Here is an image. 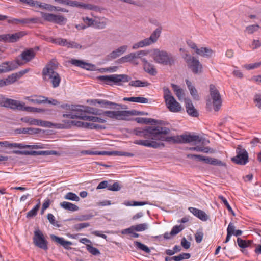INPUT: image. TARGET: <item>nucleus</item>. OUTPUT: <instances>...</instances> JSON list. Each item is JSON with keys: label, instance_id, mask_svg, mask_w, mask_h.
Instances as JSON below:
<instances>
[{"label": "nucleus", "instance_id": "obj_1", "mask_svg": "<svg viewBox=\"0 0 261 261\" xmlns=\"http://www.w3.org/2000/svg\"><path fill=\"white\" fill-rule=\"evenodd\" d=\"M170 132V129L167 127L156 126L154 140L160 143L163 141L173 143H189L194 142L197 144L198 142H202L203 144L210 143L209 140L198 135H182L176 136H166Z\"/></svg>", "mask_w": 261, "mask_h": 261}, {"label": "nucleus", "instance_id": "obj_2", "mask_svg": "<svg viewBox=\"0 0 261 261\" xmlns=\"http://www.w3.org/2000/svg\"><path fill=\"white\" fill-rule=\"evenodd\" d=\"M156 126H148L143 129H136L134 134L140 137H143L144 140H136L134 143L137 145L150 147L154 149L163 147L165 145L154 140Z\"/></svg>", "mask_w": 261, "mask_h": 261}, {"label": "nucleus", "instance_id": "obj_3", "mask_svg": "<svg viewBox=\"0 0 261 261\" xmlns=\"http://www.w3.org/2000/svg\"><path fill=\"white\" fill-rule=\"evenodd\" d=\"M61 107L67 111H70L69 113H67L63 115V116L64 118L80 119V116L82 115L83 112H87L90 113H93L95 114H100L99 110H97V109L95 108L88 106L63 104L61 106Z\"/></svg>", "mask_w": 261, "mask_h": 261}, {"label": "nucleus", "instance_id": "obj_4", "mask_svg": "<svg viewBox=\"0 0 261 261\" xmlns=\"http://www.w3.org/2000/svg\"><path fill=\"white\" fill-rule=\"evenodd\" d=\"M57 68V64L55 62L51 61L42 70L43 80L49 81L54 88L59 86L61 80L60 75L55 71Z\"/></svg>", "mask_w": 261, "mask_h": 261}, {"label": "nucleus", "instance_id": "obj_5", "mask_svg": "<svg viewBox=\"0 0 261 261\" xmlns=\"http://www.w3.org/2000/svg\"><path fill=\"white\" fill-rule=\"evenodd\" d=\"M154 61L162 65L172 66L175 64V57L166 50L154 49L151 54Z\"/></svg>", "mask_w": 261, "mask_h": 261}, {"label": "nucleus", "instance_id": "obj_6", "mask_svg": "<svg viewBox=\"0 0 261 261\" xmlns=\"http://www.w3.org/2000/svg\"><path fill=\"white\" fill-rule=\"evenodd\" d=\"M97 79L107 85L112 86L114 84L121 85L122 83L128 82L130 77L126 74H111L99 76Z\"/></svg>", "mask_w": 261, "mask_h": 261}, {"label": "nucleus", "instance_id": "obj_7", "mask_svg": "<svg viewBox=\"0 0 261 261\" xmlns=\"http://www.w3.org/2000/svg\"><path fill=\"white\" fill-rule=\"evenodd\" d=\"M162 29L160 28H156L151 34L150 36L142 40L139 41L132 46L133 49H137L139 48H142L149 46L155 43L161 34Z\"/></svg>", "mask_w": 261, "mask_h": 261}, {"label": "nucleus", "instance_id": "obj_8", "mask_svg": "<svg viewBox=\"0 0 261 261\" xmlns=\"http://www.w3.org/2000/svg\"><path fill=\"white\" fill-rule=\"evenodd\" d=\"M184 58L188 67L194 74H199L202 72V65L195 57L186 54Z\"/></svg>", "mask_w": 261, "mask_h": 261}, {"label": "nucleus", "instance_id": "obj_9", "mask_svg": "<svg viewBox=\"0 0 261 261\" xmlns=\"http://www.w3.org/2000/svg\"><path fill=\"white\" fill-rule=\"evenodd\" d=\"M5 105L12 109L34 112L35 107H25L24 103L12 99L7 98L4 101Z\"/></svg>", "mask_w": 261, "mask_h": 261}, {"label": "nucleus", "instance_id": "obj_10", "mask_svg": "<svg viewBox=\"0 0 261 261\" xmlns=\"http://www.w3.org/2000/svg\"><path fill=\"white\" fill-rule=\"evenodd\" d=\"M148 54V51L146 50H140L137 52L131 53L121 58L118 60L120 64H123L126 62H132L136 65L138 64L136 62L135 59L137 58H142V57Z\"/></svg>", "mask_w": 261, "mask_h": 261}, {"label": "nucleus", "instance_id": "obj_11", "mask_svg": "<svg viewBox=\"0 0 261 261\" xmlns=\"http://www.w3.org/2000/svg\"><path fill=\"white\" fill-rule=\"evenodd\" d=\"M33 243L37 247L47 250L48 249V242L45 239L42 231L39 229L34 231V235L33 238Z\"/></svg>", "mask_w": 261, "mask_h": 261}, {"label": "nucleus", "instance_id": "obj_12", "mask_svg": "<svg viewBox=\"0 0 261 261\" xmlns=\"http://www.w3.org/2000/svg\"><path fill=\"white\" fill-rule=\"evenodd\" d=\"M210 92L213 100L214 110L215 111H218L220 110L222 103L220 93L215 86L213 84L210 85Z\"/></svg>", "mask_w": 261, "mask_h": 261}, {"label": "nucleus", "instance_id": "obj_13", "mask_svg": "<svg viewBox=\"0 0 261 261\" xmlns=\"http://www.w3.org/2000/svg\"><path fill=\"white\" fill-rule=\"evenodd\" d=\"M12 152L16 154L19 155H57L58 152L54 150H45V151H28V150H13Z\"/></svg>", "mask_w": 261, "mask_h": 261}, {"label": "nucleus", "instance_id": "obj_14", "mask_svg": "<svg viewBox=\"0 0 261 261\" xmlns=\"http://www.w3.org/2000/svg\"><path fill=\"white\" fill-rule=\"evenodd\" d=\"M91 102L93 105L99 104L102 108L110 109H124V105L117 104L113 102L109 101L105 99H93Z\"/></svg>", "mask_w": 261, "mask_h": 261}, {"label": "nucleus", "instance_id": "obj_15", "mask_svg": "<svg viewBox=\"0 0 261 261\" xmlns=\"http://www.w3.org/2000/svg\"><path fill=\"white\" fill-rule=\"evenodd\" d=\"M21 121L23 122L28 123L29 125L40 126L42 127H51L53 125V124L49 121H43L29 117H25L21 118Z\"/></svg>", "mask_w": 261, "mask_h": 261}, {"label": "nucleus", "instance_id": "obj_16", "mask_svg": "<svg viewBox=\"0 0 261 261\" xmlns=\"http://www.w3.org/2000/svg\"><path fill=\"white\" fill-rule=\"evenodd\" d=\"M232 160L238 164L245 165L248 161V153L245 149L238 148L237 155Z\"/></svg>", "mask_w": 261, "mask_h": 261}, {"label": "nucleus", "instance_id": "obj_17", "mask_svg": "<svg viewBox=\"0 0 261 261\" xmlns=\"http://www.w3.org/2000/svg\"><path fill=\"white\" fill-rule=\"evenodd\" d=\"M167 107L170 111L172 112H178L181 111V107L179 102H178L174 97H172L169 99L165 100Z\"/></svg>", "mask_w": 261, "mask_h": 261}, {"label": "nucleus", "instance_id": "obj_18", "mask_svg": "<svg viewBox=\"0 0 261 261\" xmlns=\"http://www.w3.org/2000/svg\"><path fill=\"white\" fill-rule=\"evenodd\" d=\"M36 52L32 48L24 49L19 57L25 63L31 61L36 56Z\"/></svg>", "mask_w": 261, "mask_h": 261}, {"label": "nucleus", "instance_id": "obj_19", "mask_svg": "<svg viewBox=\"0 0 261 261\" xmlns=\"http://www.w3.org/2000/svg\"><path fill=\"white\" fill-rule=\"evenodd\" d=\"M50 237L53 242L61 245L65 249L67 250L71 249L70 246L72 244L71 242L65 240L63 238L58 237L55 234H51Z\"/></svg>", "mask_w": 261, "mask_h": 261}, {"label": "nucleus", "instance_id": "obj_20", "mask_svg": "<svg viewBox=\"0 0 261 261\" xmlns=\"http://www.w3.org/2000/svg\"><path fill=\"white\" fill-rule=\"evenodd\" d=\"M188 210L195 217L202 221H206L209 219V216L204 211L201 210L193 207H189Z\"/></svg>", "mask_w": 261, "mask_h": 261}, {"label": "nucleus", "instance_id": "obj_21", "mask_svg": "<svg viewBox=\"0 0 261 261\" xmlns=\"http://www.w3.org/2000/svg\"><path fill=\"white\" fill-rule=\"evenodd\" d=\"M191 143H193L194 145H196V146L195 147H192L189 148V150H194L197 152H202L204 153H213L214 152L213 150L208 147H205L204 146L207 145L206 144H203L202 142H198L197 144L195 143L194 142H192Z\"/></svg>", "mask_w": 261, "mask_h": 261}, {"label": "nucleus", "instance_id": "obj_22", "mask_svg": "<svg viewBox=\"0 0 261 261\" xmlns=\"http://www.w3.org/2000/svg\"><path fill=\"white\" fill-rule=\"evenodd\" d=\"M128 48L127 45H122L116 49L113 50L112 51L110 54H109L107 56L108 59L109 60H112L116 59L119 57H120L121 55H122L123 54H124L126 51L127 50Z\"/></svg>", "mask_w": 261, "mask_h": 261}, {"label": "nucleus", "instance_id": "obj_23", "mask_svg": "<svg viewBox=\"0 0 261 261\" xmlns=\"http://www.w3.org/2000/svg\"><path fill=\"white\" fill-rule=\"evenodd\" d=\"M90 114L87 112H83L82 115H81L80 119H82L84 120L92 121L93 122H98L100 123H105L106 120L104 119H102L101 118L98 117H95L92 116H89L88 114ZM94 114L93 113H92Z\"/></svg>", "mask_w": 261, "mask_h": 261}, {"label": "nucleus", "instance_id": "obj_24", "mask_svg": "<svg viewBox=\"0 0 261 261\" xmlns=\"http://www.w3.org/2000/svg\"><path fill=\"white\" fill-rule=\"evenodd\" d=\"M141 61L143 63V68L145 72L151 75H155L157 74L156 69L153 64L149 63L145 58H141Z\"/></svg>", "mask_w": 261, "mask_h": 261}, {"label": "nucleus", "instance_id": "obj_25", "mask_svg": "<svg viewBox=\"0 0 261 261\" xmlns=\"http://www.w3.org/2000/svg\"><path fill=\"white\" fill-rule=\"evenodd\" d=\"M186 108L188 114L192 117L198 116V113L194 108L191 100L189 98L185 99Z\"/></svg>", "mask_w": 261, "mask_h": 261}, {"label": "nucleus", "instance_id": "obj_26", "mask_svg": "<svg viewBox=\"0 0 261 261\" xmlns=\"http://www.w3.org/2000/svg\"><path fill=\"white\" fill-rule=\"evenodd\" d=\"M135 114L134 111H115V119L125 120L127 117Z\"/></svg>", "mask_w": 261, "mask_h": 261}, {"label": "nucleus", "instance_id": "obj_27", "mask_svg": "<svg viewBox=\"0 0 261 261\" xmlns=\"http://www.w3.org/2000/svg\"><path fill=\"white\" fill-rule=\"evenodd\" d=\"M195 53L203 57L208 58L212 56L213 51L212 49L207 47H201L198 49H196Z\"/></svg>", "mask_w": 261, "mask_h": 261}, {"label": "nucleus", "instance_id": "obj_28", "mask_svg": "<svg viewBox=\"0 0 261 261\" xmlns=\"http://www.w3.org/2000/svg\"><path fill=\"white\" fill-rule=\"evenodd\" d=\"M34 98H31L29 97H27L25 98V99L28 100L29 101L33 103H36V104H42V103H45L47 102V98L39 95V96H34Z\"/></svg>", "mask_w": 261, "mask_h": 261}, {"label": "nucleus", "instance_id": "obj_29", "mask_svg": "<svg viewBox=\"0 0 261 261\" xmlns=\"http://www.w3.org/2000/svg\"><path fill=\"white\" fill-rule=\"evenodd\" d=\"M202 161H203L205 163L209 164L215 166L218 165L222 166L225 165V164L220 160H218L216 159L212 158L210 157H206L204 156Z\"/></svg>", "mask_w": 261, "mask_h": 261}, {"label": "nucleus", "instance_id": "obj_30", "mask_svg": "<svg viewBox=\"0 0 261 261\" xmlns=\"http://www.w3.org/2000/svg\"><path fill=\"white\" fill-rule=\"evenodd\" d=\"M9 34V43H14L17 41L20 38L25 35L24 32H18L14 34Z\"/></svg>", "mask_w": 261, "mask_h": 261}, {"label": "nucleus", "instance_id": "obj_31", "mask_svg": "<svg viewBox=\"0 0 261 261\" xmlns=\"http://www.w3.org/2000/svg\"><path fill=\"white\" fill-rule=\"evenodd\" d=\"M186 83L187 85L188 88L190 91V94L193 99L196 100L199 99V96L197 93V91L195 87L192 84L191 82L188 80H186Z\"/></svg>", "mask_w": 261, "mask_h": 261}, {"label": "nucleus", "instance_id": "obj_32", "mask_svg": "<svg viewBox=\"0 0 261 261\" xmlns=\"http://www.w3.org/2000/svg\"><path fill=\"white\" fill-rule=\"evenodd\" d=\"M71 63L75 66L85 68L87 70L91 69L92 68L94 67V65L86 63L82 61L76 59L72 60L71 61Z\"/></svg>", "mask_w": 261, "mask_h": 261}, {"label": "nucleus", "instance_id": "obj_33", "mask_svg": "<svg viewBox=\"0 0 261 261\" xmlns=\"http://www.w3.org/2000/svg\"><path fill=\"white\" fill-rule=\"evenodd\" d=\"M108 20L105 18L95 19L94 28L97 29H103L106 27Z\"/></svg>", "mask_w": 261, "mask_h": 261}, {"label": "nucleus", "instance_id": "obj_34", "mask_svg": "<svg viewBox=\"0 0 261 261\" xmlns=\"http://www.w3.org/2000/svg\"><path fill=\"white\" fill-rule=\"evenodd\" d=\"M60 205L62 208L72 212L77 211L79 208V207L74 204L67 201L61 202Z\"/></svg>", "mask_w": 261, "mask_h": 261}, {"label": "nucleus", "instance_id": "obj_35", "mask_svg": "<svg viewBox=\"0 0 261 261\" xmlns=\"http://www.w3.org/2000/svg\"><path fill=\"white\" fill-rule=\"evenodd\" d=\"M123 100L141 103H147L148 102V99L147 98L142 97H124Z\"/></svg>", "mask_w": 261, "mask_h": 261}, {"label": "nucleus", "instance_id": "obj_36", "mask_svg": "<svg viewBox=\"0 0 261 261\" xmlns=\"http://www.w3.org/2000/svg\"><path fill=\"white\" fill-rule=\"evenodd\" d=\"M35 20V19L31 18H25V19H17V18H10L8 20V22L9 23L12 24H27L31 22H33Z\"/></svg>", "mask_w": 261, "mask_h": 261}, {"label": "nucleus", "instance_id": "obj_37", "mask_svg": "<svg viewBox=\"0 0 261 261\" xmlns=\"http://www.w3.org/2000/svg\"><path fill=\"white\" fill-rule=\"evenodd\" d=\"M9 71L14 70L18 68L19 66L24 64L22 61L16 59L15 61H7Z\"/></svg>", "mask_w": 261, "mask_h": 261}, {"label": "nucleus", "instance_id": "obj_38", "mask_svg": "<svg viewBox=\"0 0 261 261\" xmlns=\"http://www.w3.org/2000/svg\"><path fill=\"white\" fill-rule=\"evenodd\" d=\"M172 87L176 95L178 97L179 100H181L185 98V94L182 89L179 88V87L175 84H172Z\"/></svg>", "mask_w": 261, "mask_h": 261}, {"label": "nucleus", "instance_id": "obj_39", "mask_svg": "<svg viewBox=\"0 0 261 261\" xmlns=\"http://www.w3.org/2000/svg\"><path fill=\"white\" fill-rule=\"evenodd\" d=\"M106 155H118V156H125L128 157H133L134 154L130 152H125V151H107Z\"/></svg>", "mask_w": 261, "mask_h": 261}, {"label": "nucleus", "instance_id": "obj_40", "mask_svg": "<svg viewBox=\"0 0 261 261\" xmlns=\"http://www.w3.org/2000/svg\"><path fill=\"white\" fill-rule=\"evenodd\" d=\"M0 146L6 148H17L20 149L21 143H10L8 141L0 142Z\"/></svg>", "mask_w": 261, "mask_h": 261}, {"label": "nucleus", "instance_id": "obj_41", "mask_svg": "<svg viewBox=\"0 0 261 261\" xmlns=\"http://www.w3.org/2000/svg\"><path fill=\"white\" fill-rule=\"evenodd\" d=\"M129 85L133 87H147L149 85V83L147 81L136 80L130 82Z\"/></svg>", "mask_w": 261, "mask_h": 261}, {"label": "nucleus", "instance_id": "obj_42", "mask_svg": "<svg viewBox=\"0 0 261 261\" xmlns=\"http://www.w3.org/2000/svg\"><path fill=\"white\" fill-rule=\"evenodd\" d=\"M21 147H20V149L29 148L30 149H38L44 148L43 145L40 143H37L32 145H26L23 143H21Z\"/></svg>", "mask_w": 261, "mask_h": 261}, {"label": "nucleus", "instance_id": "obj_43", "mask_svg": "<svg viewBox=\"0 0 261 261\" xmlns=\"http://www.w3.org/2000/svg\"><path fill=\"white\" fill-rule=\"evenodd\" d=\"M67 19L63 15L55 14L54 23L59 25H63L66 23Z\"/></svg>", "mask_w": 261, "mask_h": 261}, {"label": "nucleus", "instance_id": "obj_44", "mask_svg": "<svg viewBox=\"0 0 261 261\" xmlns=\"http://www.w3.org/2000/svg\"><path fill=\"white\" fill-rule=\"evenodd\" d=\"M148 203L147 201L138 202V201H125L123 204L127 206H143L147 204Z\"/></svg>", "mask_w": 261, "mask_h": 261}, {"label": "nucleus", "instance_id": "obj_45", "mask_svg": "<svg viewBox=\"0 0 261 261\" xmlns=\"http://www.w3.org/2000/svg\"><path fill=\"white\" fill-rule=\"evenodd\" d=\"M86 249L93 255L98 256L101 254L100 251L97 248L93 247L90 244H87Z\"/></svg>", "mask_w": 261, "mask_h": 261}, {"label": "nucleus", "instance_id": "obj_46", "mask_svg": "<svg viewBox=\"0 0 261 261\" xmlns=\"http://www.w3.org/2000/svg\"><path fill=\"white\" fill-rule=\"evenodd\" d=\"M38 203L35 206V207L29 211L27 214V218H31L37 215V212L40 207V200H38Z\"/></svg>", "mask_w": 261, "mask_h": 261}, {"label": "nucleus", "instance_id": "obj_47", "mask_svg": "<svg viewBox=\"0 0 261 261\" xmlns=\"http://www.w3.org/2000/svg\"><path fill=\"white\" fill-rule=\"evenodd\" d=\"M42 17L45 20L48 22H53L54 21L55 14L51 13H47L41 12Z\"/></svg>", "mask_w": 261, "mask_h": 261}, {"label": "nucleus", "instance_id": "obj_48", "mask_svg": "<svg viewBox=\"0 0 261 261\" xmlns=\"http://www.w3.org/2000/svg\"><path fill=\"white\" fill-rule=\"evenodd\" d=\"M134 245L138 249L143 250L147 253L150 252V249L147 246L138 241L134 242Z\"/></svg>", "mask_w": 261, "mask_h": 261}, {"label": "nucleus", "instance_id": "obj_49", "mask_svg": "<svg viewBox=\"0 0 261 261\" xmlns=\"http://www.w3.org/2000/svg\"><path fill=\"white\" fill-rule=\"evenodd\" d=\"M64 198L67 200L79 201L80 200L79 197L75 193L72 192L67 193L64 196Z\"/></svg>", "mask_w": 261, "mask_h": 261}, {"label": "nucleus", "instance_id": "obj_50", "mask_svg": "<svg viewBox=\"0 0 261 261\" xmlns=\"http://www.w3.org/2000/svg\"><path fill=\"white\" fill-rule=\"evenodd\" d=\"M251 241H246L242 240V239L238 238L237 239V243L238 246L242 248H245L249 246H250L251 244Z\"/></svg>", "mask_w": 261, "mask_h": 261}, {"label": "nucleus", "instance_id": "obj_51", "mask_svg": "<svg viewBox=\"0 0 261 261\" xmlns=\"http://www.w3.org/2000/svg\"><path fill=\"white\" fill-rule=\"evenodd\" d=\"M83 154H88V155H106L107 154V151H92L90 150H84L81 152Z\"/></svg>", "mask_w": 261, "mask_h": 261}, {"label": "nucleus", "instance_id": "obj_52", "mask_svg": "<svg viewBox=\"0 0 261 261\" xmlns=\"http://www.w3.org/2000/svg\"><path fill=\"white\" fill-rule=\"evenodd\" d=\"M259 28V26L257 24L250 25L246 28L245 32L249 34H251L254 32L257 31Z\"/></svg>", "mask_w": 261, "mask_h": 261}, {"label": "nucleus", "instance_id": "obj_53", "mask_svg": "<svg viewBox=\"0 0 261 261\" xmlns=\"http://www.w3.org/2000/svg\"><path fill=\"white\" fill-rule=\"evenodd\" d=\"M185 226L182 224L173 226L171 230V234H172V236L176 235L181 232L185 228Z\"/></svg>", "mask_w": 261, "mask_h": 261}, {"label": "nucleus", "instance_id": "obj_54", "mask_svg": "<svg viewBox=\"0 0 261 261\" xmlns=\"http://www.w3.org/2000/svg\"><path fill=\"white\" fill-rule=\"evenodd\" d=\"M37 6H38L39 7L50 11H54V9L55 8V6H52L49 4L41 3L40 2L37 3Z\"/></svg>", "mask_w": 261, "mask_h": 261}, {"label": "nucleus", "instance_id": "obj_55", "mask_svg": "<svg viewBox=\"0 0 261 261\" xmlns=\"http://www.w3.org/2000/svg\"><path fill=\"white\" fill-rule=\"evenodd\" d=\"M4 79L6 86L11 85L17 81V79L15 76L14 73L9 75L7 78Z\"/></svg>", "mask_w": 261, "mask_h": 261}, {"label": "nucleus", "instance_id": "obj_56", "mask_svg": "<svg viewBox=\"0 0 261 261\" xmlns=\"http://www.w3.org/2000/svg\"><path fill=\"white\" fill-rule=\"evenodd\" d=\"M84 22L87 24L86 28L89 27H92L94 28L95 19L90 18L88 17L83 18Z\"/></svg>", "mask_w": 261, "mask_h": 261}, {"label": "nucleus", "instance_id": "obj_57", "mask_svg": "<svg viewBox=\"0 0 261 261\" xmlns=\"http://www.w3.org/2000/svg\"><path fill=\"white\" fill-rule=\"evenodd\" d=\"M219 198L221 200L222 202L224 204V205L226 206L227 210L229 212H231L233 215H234V214L232 211V209L229 204L228 203L227 200L225 198H224L223 196L220 195L219 196Z\"/></svg>", "mask_w": 261, "mask_h": 261}, {"label": "nucleus", "instance_id": "obj_58", "mask_svg": "<svg viewBox=\"0 0 261 261\" xmlns=\"http://www.w3.org/2000/svg\"><path fill=\"white\" fill-rule=\"evenodd\" d=\"M136 121L138 123H144V124H148L150 123L151 122L154 121V120L150 118H141V117H138L136 118Z\"/></svg>", "mask_w": 261, "mask_h": 261}, {"label": "nucleus", "instance_id": "obj_59", "mask_svg": "<svg viewBox=\"0 0 261 261\" xmlns=\"http://www.w3.org/2000/svg\"><path fill=\"white\" fill-rule=\"evenodd\" d=\"M99 115L102 114L104 116H107L112 119H115V111H107L101 113V110H98Z\"/></svg>", "mask_w": 261, "mask_h": 261}, {"label": "nucleus", "instance_id": "obj_60", "mask_svg": "<svg viewBox=\"0 0 261 261\" xmlns=\"http://www.w3.org/2000/svg\"><path fill=\"white\" fill-rule=\"evenodd\" d=\"M135 231H142L145 230L148 228V225L146 223H142L134 225Z\"/></svg>", "mask_w": 261, "mask_h": 261}, {"label": "nucleus", "instance_id": "obj_61", "mask_svg": "<svg viewBox=\"0 0 261 261\" xmlns=\"http://www.w3.org/2000/svg\"><path fill=\"white\" fill-rule=\"evenodd\" d=\"M121 186L118 182H115L113 185H110L108 190L112 191H118L121 189Z\"/></svg>", "mask_w": 261, "mask_h": 261}, {"label": "nucleus", "instance_id": "obj_62", "mask_svg": "<svg viewBox=\"0 0 261 261\" xmlns=\"http://www.w3.org/2000/svg\"><path fill=\"white\" fill-rule=\"evenodd\" d=\"M67 47L69 48H82V45L74 41L68 40Z\"/></svg>", "mask_w": 261, "mask_h": 261}, {"label": "nucleus", "instance_id": "obj_63", "mask_svg": "<svg viewBox=\"0 0 261 261\" xmlns=\"http://www.w3.org/2000/svg\"><path fill=\"white\" fill-rule=\"evenodd\" d=\"M261 66V61L257 63H252L249 64H246L244 66L247 70H251L259 67Z\"/></svg>", "mask_w": 261, "mask_h": 261}, {"label": "nucleus", "instance_id": "obj_64", "mask_svg": "<svg viewBox=\"0 0 261 261\" xmlns=\"http://www.w3.org/2000/svg\"><path fill=\"white\" fill-rule=\"evenodd\" d=\"M256 106L261 109V94H256L254 98Z\"/></svg>", "mask_w": 261, "mask_h": 261}]
</instances>
